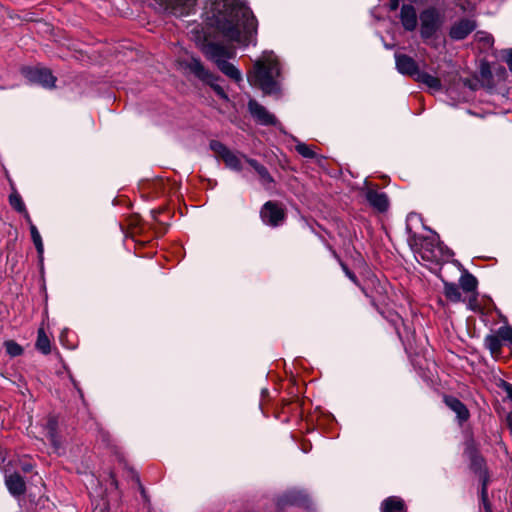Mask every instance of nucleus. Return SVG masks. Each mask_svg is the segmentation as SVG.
Returning <instances> with one entry per match:
<instances>
[{"label":"nucleus","mask_w":512,"mask_h":512,"mask_svg":"<svg viewBox=\"0 0 512 512\" xmlns=\"http://www.w3.org/2000/svg\"><path fill=\"white\" fill-rule=\"evenodd\" d=\"M6 486L9 492L15 496L24 494L26 485L24 479L17 473L11 474L6 477Z\"/></svg>","instance_id":"17"},{"label":"nucleus","mask_w":512,"mask_h":512,"mask_svg":"<svg viewBox=\"0 0 512 512\" xmlns=\"http://www.w3.org/2000/svg\"><path fill=\"white\" fill-rule=\"evenodd\" d=\"M22 213L24 214V217H25L26 221H27L30 225H31V224H33V223H32V220H31V218H30V215H29V213L27 212V210L25 209V212H22Z\"/></svg>","instance_id":"34"},{"label":"nucleus","mask_w":512,"mask_h":512,"mask_svg":"<svg viewBox=\"0 0 512 512\" xmlns=\"http://www.w3.org/2000/svg\"><path fill=\"white\" fill-rule=\"evenodd\" d=\"M204 56L214 62L217 66L219 63L231 59L235 56V49L219 43H207L201 48Z\"/></svg>","instance_id":"5"},{"label":"nucleus","mask_w":512,"mask_h":512,"mask_svg":"<svg viewBox=\"0 0 512 512\" xmlns=\"http://www.w3.org/2000/svg\"><path fill=\"white\" fill-rule=\"evenodd\" d=\"M248 110L252 117L261 125L276 126L278 124L276 117L254 99L249 100Z\"/></svg>","instance_id":"10"},{"label":"nucleus","mask_w":512,"mask_h":512,"mask_svg":"<svg viewBox=\"0 0 512 512\" xmlns=\"http://www.w3.org/2000/svg\"><path fill=\"white\" fill-rule=\"evenodd\" d=\"M296 151L305 158H314L316 156L312 148L305 143H299L296 145Z\"/></svg>","instance_id":"29"},{"label":"nucleus","mask_w":512,"mask_h":512,"mask_svg":"<svg viewBox=\"0 0 512 512\" xmlns=\"http://www.w3.org/2000/svg\"><path fill=\"white\" fill-rule=\"evenodd\" d=\"M395 61L397 70L401 74L408 75L416 79V77L420 73V70L418 69L415 60L405 54H396Z\"/></svg>","instance_id":"12"},{"label":"nucleus","mask_w":512,"mask_h":512,"mask_svg":"<svg viewBox=\"0 0 512 512\" xmlns=\"http://www.w3.org/2000/svg\"><path fill=\"white\" fill-rule=\"evenodd\" d=\"M135 476V480L139 483V477L137 474L134 475Z\"/></svg>","instance_id":"37"},{"label":"nucleus","mask_w":512,"mask_h":512,"mask_svg":"<svg viewBox=\"0 0 512 512\" xmlns=\"http://www.w3.org/2000/svg\"><path fill=\"white\" fill-rule=\"evenodd\" d=\"M57 426V419L54 417H49L46 422L45 429L47 431V436L53 445L54 451L60 454V450L62 449V443L57 436Z\"/></svg>","instance_id":"18"},{"label":"nucleus","mask_w":512,"mask_h":512,"mask_svg":"<svg viewBox=\"0 0 512 512\" xmlns=\"http://www.w3.org/2000/svg\"><path fill=\"white\" fill-rule=\"evenodd\" d=\"M460 288L464 293L468 294V307L471 310H475L477 307V287L478 281L475 276L465 271L459 279Z\"/></svg>","instance_id":"8"},{"label":"nucleus","mask_w":512,"mask_h":512,"mask_svg":"<svg viewBox=\"0 0 512 512\" xmlns=\"http://www.w3.org/2000/svg\"><path fill=\"white\" fill-rule=\"evenodd\" d=\"M182 66L188 69L192 74H194L201 81L209 84L215 93L224 100H228V96L225 93L224 89L215 83L217 77L211 73L205 66L202 64L199 58L190 57L187 60H183L181 62Z\"/></svg>","instance_id":"3"},{"label":"nucleus","mask_w":512,"mask_h":512,"mask_svg":"<svg viewBox=\"0 0 512 512\" xmlns=\"http://www.w3.org/2000/svg\"><path fill=\"white\" fill-rule=\"evenodd\" d=\"M280 75L279 62L272 52H267L254 64V70L248 74V81L258 85L266 94L276 93L278 83L276 78Z\"/></svg>","instance_id":"2"},{"label":"nucleus","mask_w":512,"mask_h":512,"mask_svg":"<svg viewBox=\"0 0 512 512\" xmlns=\"http://www.w3.org/2000/svg\"><path fill=\"white\" fill-rule=\"evenodd\" d=\"M476 28V22L472 19L464 18L455 22L449 31V36L453 40L465 39Z\"/></svg>","instance_id":"11"},{"label":"nucleus","mask_w":512,"mask_h":512,"mask_svg":"<svg viewBox=\"0 0 512 512\" xmlns=\"http://www.w3.org/2000/svg\"><path fill=\"white\" fill-rule=\"evenodd\" d=\"M260 216L265 224L277 227L284 222L286 213L279 203L268 201L261 208Z\"/></svg>","instance_id":"6"},{"label":"nucleus","mask_w":512,"mask_h":512,"mask_svg":"<svg viewBox=\"0 0 512 512\" xmlns=\"http://www.w3.org/2000/svg\"><path fill=\"white\" fill-rule=\"evenodd\" d=\"M420 19V35L423 39H429L435 35L443 23V17L440 12L429 7L424 9L419 16Z\"/></svg>","instance_id":"4"},{"label":"nucleus","mask_w":512,"mask_h":512,"mask_svg":"<svg viewBox=\"0 0 512 512\" xmlns=\"http://www.w3.org/2000/svg\"><path fill=\"white\" fill-rule=\"evenodd\" d=\"M9 203L16 211L20 213L25 212V204L22 201L21 196L17 192H14L9 196Z\"/></svg>","instance_id":"27"},{"label":"nucleus","mask_w":512,"mask_h":512,"mask_svg":"<svg viewBox=\"0 0 512 512\" xmlns=\"http://www.w3.org/2000/svg\"><path fill=\"white\" fill-rule=\"evenodd\" d=\"M382 512H407L404 501L399 497H389L382 503Z\"/></svg>","instance_id":"20"},{"label":"nucleus","mask_w":512,"mask_h":512,"mask_svg":"<svg viewBox=\"0 0 512 512\" xmlns=\"http://www.w3.org/2000/svg\"><path fill=\"white\" fill-rule=\"evenodd\" d=\"M139 486H140L141 493L144 495L145 494L144 488L140 484H139Z\"/></svg>","instance_id":"36"},{"label":"nucleus","mask_w":512,"mask_h":512,"mask_svg":"<svg viewBox=\"0 0 512 512\" xmlns=\"http://www.w3.org/2000/svg\"><path fill=\"white\" fill-rule=\"evenodd\" d=\"M390 10L394 11L398 8L399 6V1L398 0H390Z\"/></svg>","instance_id":"33"},{"label":"nucleus","mask_w":512,"mask_h":512,"mask_svg":"<svg viewBox=\"0 0 512 512\" xmlns=\"http://www.w3.org/2000/svg\"><path fill=\"white\" fill-rule=\"evenodd\" d=\"M443 285V293L449 301L454 303L462 301L460 288L455 283L443 281Z\"/></svg>","instance_id":"23"},{"label":"nucleus","mask_w":512,"mask_h":512,"mask_svg":"<svg viewBox=\"0 0 512 512\" xmlns=\"http://www.w3.org/2000/svg\"><path fill=\"white\" fill-rule=\"evenodd\" d=\"M213 17L217 30L230 41L247 44L256 33L254 15L239 0H216Z\"/></svg>","instance_id":"1"},{"label":"nucleus","mask_w":512,"mask_h":512,"mask_svg":"<svg viewBox=\"0 0 512 512\" xmlns=\"http://www.w3.org/2000/svg\"><path fill=\"white\" fill-rule=\"evenodd\" d=\"M415 80L425 84L428 88H430L433 91H439L441 90L442 87L440 79L438 77L430 75L427 72L420 71Z\"/></svg>","instance_id":"21"},{"label":"nucleus","mask_w":512,"mask_h":512,"mask_svg":"<svg viewBox=\"0 0 512 512\" xmlns=\"http://www.w3.org/2000/svg\"><path fill=\"white\" fill-rule=\"evenodd\" d=\"M366 200L374 209L379 212H385L389 207V200L384 192L368 190L366 193Z\"/></svg>","instance_id":"14"},{"label":"nucleus","mask_w":512,"mask_h":512,"mask_svg":"<svg viewBox=\"0 0 512 512\" xmlns=\"http://www.w3.org/2000/svg\"><path fill=\"white\" fill-rule=\"evenodd\" d=\"M196 0H167V10L176 16L188 15Z\"/></svg>","instance_id":"15"},{"label":"nucleus","mask_w":512,"mask_h":512,"mask_svg":"<svg viewBox=\"0 0 512 512\" xmlns=\"http://www.w3.org/2000/svg\"><path fill=\"white\" fill-rule=\"evenodd\" d=\"M218 69L224 74L226 75L227 77H229L230 79L234 80L235 82L237 83H240L242 82L243 80V77H242V73L240 72V70L235 66L233 65L232 63L228 62L227 60L224 61V62H221L219 63V65L217 66Z\"/></svg>","instance_id":"19"},{"label":"nucleus","mask_w":512,"mask_h":512,"mask_svg":"<svg viewBox=\"0 0 512 512\" xmlns=\"http://www.w3.org/2000/svg\"><path fill=\"white\" fill-rule=\"evenodd\" d=\"M247 162L255 169L263 185L269 186L273 183L274 180L265 166L254 159H247Z\"/></svg>","instance_id":"22"},{"label":"nucleus","mask_w":512,"mask_h":512,"mask_svg":"<svg viewBox=\"0 0 512 512\" xmlns=\"http://www.w3.org/2000/svg\"><path fill=\"white\" fill-rule=\"evenodd\" d=\"M23 73L31 83L40 84L44 88L55 86L56 78L46 68H25Z\"/></svg>","instance_id":"7"},{"label":"nucleus","mask_w":512,"mask_h":512,"mask_svg":"<svg viewBox=\"0 0 512 512\" xmlns=\"http://www.w3.org/2000/svg\"><path fill=\"white\" fill-rule=\"evenodd\" d=\"M36 347L41 352H49L50 349V340L48 336L45 334L43 329L38 330V336L36 341Z\"/></svg>","instance_id":"25"},{"label":"nucleus","mask_w":512,"mask_h":512,"mask_svg":"<svg viewBox=\"0 0 512 512\" xmlns=\"http://www.w3.org/2000/svg\"><path fill=\"white\" fill-rule=\"evenodd\" d=\"M503 344L507 343V348L512 350V328L511 327H500L497 331Z\"/></svg>","instance_id":"26"},{"label":"nucleus","mask_w":512,"mask_h":512,"mask_svg":"<svg viewBox=\"0 0 512 512\" xmlns=\"http://www.w3.org/2000/svg\"><path fill=\"white\" fill-rule=\"evenodd\" d=\"M485 342H486V347L491 352H498L499 350H501L504 347V344H503L500 336L498 335V333L495 335L487 336Z\"/></svg>","instance_id":"24"},{"label":"nucleus","mask_w":512,"mask_h":512,"mask_svg":"<svg viewBox=\"0 0 512 512\" xmlns=\"http://www.w3.org/2000/svg\"><path fill=\"white\" fill-rule=\"evenodd\" d=\"M343 269L345 271V274L349 277L351 281L354 283H357V278L354 273H352L346 266L343 265Z\"/></svg>","instance_id":"32"},{"label":"nucleus","mask_w":512,"mask_h":512,"mask_svg":"<svg viewBox=\"0 0 512 512\" xmlns=\"http://www.w3.org/2000/svg\"><path fill=\"white\" fill-rule=\"evenodd\" d=\"M503 60L507 64L509 70L512 72V49H506L503 51Z\"/></svg>","instance_id":"30"},{"label":"nucleus","mask_w":512,"mask_h":512,"mask_svg":"<svg viewBox=\"0 0 512 512\" xmlns=\"http://www.w3.org/2000/svg\"><path fill=\"white\" fill-rule=\"evenodd\" d=\"M507 425H508L509 431L512 435V419L511 418H508Z\"/></svg>","instance_id":"35"},{"label":"nucleus","mask_w":512,"mask_h":512,"mask_svg":"<svg viewBox=\"0 0 512 512\" xmlns=\"http://www.w3.org/2000/svg\"><path fill=\"white\" fill-rule=\"evenodd\" d=\"M30 232H31V237H32L33 243H34L38 253L42 254L43 253L42 238H41L40 233L38 232V230H37V228H36V226L34 224H31Z\"/></svg>","instance_id":"28"},{"label":"nucleus","mask_w":512,"mask_h":512,"mask_svg":"<svg viewBox=\"0 0 512 512\" xmlns=\"http://www.w3.org/2000/svg\"><path fill=\"white\" fill-rule=\"evenodd\" d=\"M29 469H30V468H29V466H25V467H24V470H25V471H29Z\"/></svg>","instance_id":"38"},{"label":"nucleus","mask_w":512,"mask_h":512,"mask_svg":"<svg viewBox=\"0 0 512 512\" xmlns=\"http://www.w3.org/2000/svg\"><path fill=\"white\" fill-rule=\"evenodd\" d=\"M210 149L225 162L226 166L233 170H241L240 158L224 144L217 140H212L210 142Z\"/></svg>","instance_id":"9"},{"label":"nucleus","mask_w":512,"mask_h":512,"mask_svg":"<svg viewBox=\"0 0 512 512\" xmlns=\"http://www.w3.org/2000/svg\"><path fill=\"white\" fill-rule=\"evenodd\" d=\"M400 21L406 31H414L417 27V13L412 5L404 4L400 10Z\"/></svg>","instance_id":"13"},{"label":"nucleus","mask_w":512,"mask_h":512,"mask_svg":"<svg viewBox=\"0 0 512 512\" xmlns=\"http://www.w3.org/2000/svg\"><path fill=\"white\" fill-rule=\"evenodd\" d=\"M444 402L452 411L457 414V417L461 422L468 420L470 415L469 411L460 400L452 396H445Z\"/></svg>","instance_id":"16"},{"label":"nucleus","mask_w":512,"mask_h":512,"mask_svg":"<svg viewBox=\"0 0 512 512\" xmlns=\"http://www.w3.org/2000/svg\"><path fill=\"white\" fill-rule=\"evenodd\" d=\"M5 348H6V352H9V353L21 352L20 346L13 341H6Z\"/></svg>","instance_id":"31"}]
</instances>
